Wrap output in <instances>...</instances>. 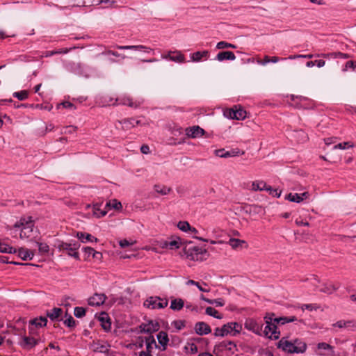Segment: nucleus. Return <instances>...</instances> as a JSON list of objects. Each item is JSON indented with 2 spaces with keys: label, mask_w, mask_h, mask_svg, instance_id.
Here are the masks:
<instances>
[{
  "label": "nucleus",
  "mask_w": 356,
  "mask_h": 356,
  "mask_svg": "<svg viewBox=\"0 0 356 356\" xmlns=\"http://www.w3.org/2000/svg\"><path fill=\"white\" fill-rule=\"evenodd\" d=\"M181 246H184L182 251L180 252L181 257L186 256V258L191 261H203L207 260L209 254L207 249L199 248L198 246H189L193 243L191 241H187L181 238Z\"/></svg>",
  "instance_id": "nucleus-1"
},
{
  "label": "nucleus",
  "mask_w": 356,
  "mask_h": 356,
  "mask_svg": "<svg viewBox=\"0 0 356 356\" xmlns=\"http://www.w3.org/2000/svg\"><path fill=\"white\" fill-rule=\"evenodd\" d=\"M288 337H282L276 343L278 349L288 354L303 353L306 351L307 345L300 339H295L293 341H289Z\"/></svg>",
  "instance_id": "nucleus-2"
},
{
  "label": "nucleus",
  "mask_w": 356,
  "mask_h": 356,
  "mask_svg": "<svg viewBox=\"0 0 356 356\" xmlns=\"http://www.w3.org/2000/svg\"><path fill=\"white\" fill-rule=\"evenodd\" d=\"M54 246L59 252H66L69 257L74 258L76 260H80L79 253L78 252L81 244L79 241L71 240L70 242H64L57 239Z\"/></svg>",
  "instance_id": "nucleus-3"
},
{
  "label": "nucleus",
  "mask_w": 356,
  "mask_h": 356,
  "mask_svg": "<svg viewBox=\"0 0 356 356\" xmlns=\"http://www.w3.org/2000/svg\"><path fill=\"white\" fill-rule=\"evenodd\" d=\"M242 331V324L237 322H229L224 324L221 327L214 329L215 337H224L228 334L236 337Z\"/></svg>",
  "instance_id": "nucleus-4"
},
{
  "label": "nucleus",
  "mask_w": 356,
  "mask_h": 356,
  "mask_svg": "<svg viewBox=\"0 0 356 356\" xmlns=\"http://www.w3.org/2000/svg\"><path fill=\"white\" fill-rule=\"evenodd\" d=\"M168 300L167 299H161L159 296L149 297L143 303L144 307L154 309H163L168 306Z\"/></svg>",
  "instance_id": "nucleus-5"
},
{
  "label": "nucleus",
  "mask_w": 356,
  "mask_h": 356,
  "mask_svg": "<svg viewBox=\"0 0 356 356\" xmlns=\"http://www.w3.org/2000/svg\"><path fill=\"white\" fill-rule=\"evenodd\" d=\"M244 327L248 330H250L254 334L262 336V325H259L254 319L253 318H247L244 323Z\"/></svg>",
  "instance_id": "nucleus-6"
},
{
  "label": "nucleus",
  "mask_w": 356,
  "mask_h": 356,
  "mask_svg": "<svg viewBox=\"0 0 356 356\" xmlns=\"http://www.w3.org/2000/svg\"><path fill=\"white\" fill-rule=\"evenodd\" d=\"M95 317L100 322V325L102 328L106 332H108L111 329V320L109 317L108 314L105 312H102L99 315L97 316V314H95Z\"/></svg>",
  "instance_id": "nucleus-7"
},
{
  "label": "nucleus",
  "mask_w": 356,
  "mask_h": 356,
  "mask_svg": "<svg viewBox=\"0 0 356 356\" xmlns=\"http://www.w3.org/2000/svg\"><path fill=\"white\" fill-rule=\"evenodd\" d=\"M241 211H244L246 214L256 215V214H264L265 211L262 206L258 204H244L241 207Z\"/></svg>",
  "instance_id": "nucleus-8"
},
{
  "label": "nucleus",
  "mask_w": 356,
  "mask_h": 356,
  "mask_svg": "<svg viewBox=\"0 0 356 356\" xmlns=\"http://www.w3.org/2000/svg\"><path fill=\"white\" fill-rule=\"evenodd\" d=\"M243 154L244 152L241 151L238 148L231 149L229 150H225V149H219L216 150V155L221 158L238 156Z\"/></svg>",
  "instance_id": "nucleus-9"
},
{
  "label": "nucleus",
  "mask_w": 356,
  "mask_h": 356,
  "mask_svg": "<svg viewBox=\"0 0 356 356\" xmlns=\"http://www.w3.org/2000/svg\"><path fill=\"white\" fill-rule=\"evenodd\" d=\"M40 339H36L34 337H27L24 335L22 337V340L19 342V345L25 350H31L38 345Z\"/></svg>",
  "instance_id": "nucleus-10"
},
{
  "label": "nucleus",
  "mask_w": 356,
  "mask_h": 356,
  "mask_svg": "<svg viewBox=\"0 0 356 356\" xmlns=\"http://www.w3.org/2000/svg\"><path fill=\"white\" fill-rule=\"evenodd\" d=\"M63 309L60 307H54L51 310H47L46 311V317L49 318L51 321L53 322H60L63 321L62 315H63Z\"/></svg>",
  "instance_id": "nucleus-11"
},
{
  "label": "nucleus",
  "mask_w": 356,
  "mask_h": 356,
  "mask_svg": "<svg viewBox=\"0 0 356 356\" xmlns=\"http://www.w3.org/2000/svg\"><path fill=\"white\" fill-rule=\"evenodd\" d=\"M106 299L107 296L104 293H95L92 296L88 298V304L90 306L99 307L102 305Z\"/></svg>",
  "instance_id": "nucleus-12"
},
{
  "label": "nucleus",
  "mask_w": 356,
  "mask_h": 356,
  "mask_svg": "<svg viewBox=\"0 0 356 356\" xmlns=\"http://www.w3.org/2000/svg\"><path fill=\"white\" fill-rule=\"evenodd\" d=\"M185 131H186V135L188 138H191L201 137L203 135H204L206 133L204 129H203L198 125L189 127L186 128Z\"/></svg>",
  "instance_id": "nucleus-13"
},
{
  "label": "nucleus",
  "mask_w": 356,
  "mask_h": 356,
  "mask_svg": "<svg viewBox=\"0 0 356 356\" xmlns=\"http://www.w3.org/2000/svg\"><path fill=\"white\" fill-rule=\"evenodd\" d=\"M194 330L197 335L203 336L211 332V327L205 322L199 321L195 324Z\"/></svg>",
  "instance_id": "nucleus-14"
},
{
  "label": "nucleus",
  "mask_w": 356,
  "mask_h": 356,
  "mask_svg": "<svg viewBox=\"0 0 356 356\" xmlns=\"http://www.w3.org/2000/svg\"><path fill=\"white\" fill-rule=\"evenodd\" d=\"M170 241H165L163 243V248H168L170 250H177L181 247V238L179 236H172Z\"/></svg>",
  "instance_id": "nucleus-15"
},
{
  "label": "nucleus",
  "mask_w": 356,
  "mask_h": 356,
  "mask_svg": "<svg viewBox=\"0 0 356 356\" xmlns=\"http://www.w3.org/2000/svg\"><path fill=\"white\" fill-rule=\"evenodd\" d=\"M159 343L161 346L159 348L161 351H165L167 349L169 337L168 333L165 331H160L156 335Z\"/></svg>",
  "instance_id": "nucleus-16"
},
{
  "label": "nucleus",
  "mask_w": 356,
  "mask_h": 356,
  "mask_svg": "<svg viewBox=\"0 0 356 356\" xmlns=\"http://www.w3.org/2000/svg\"><path fill=\"white\" fill-rule=\"evenodd\" d=\"M48 320L46 316H40L31 319L29 324L36 327V328H42L47 326Z\"/></svg>",
  "instance_id": "nucleus-17"
},
{
  "label": "nucleus",
  "mask_w": 356,
  "mask_h": 356,
  "mask_svg": "<svg viewBox=\"0 0 356 356\" xmlns=\"http://www.w3.org/2000/svg\"><path fill=\"white\" fill-rule=\"evenodd\" d=\"M76 236L81 243L86 242H98L99 239L90 234L82 232H77L76 234Z\"/></svg>",
  "instance_id": "nucleus-18"
},
{
  "label": "nucleus",
  "mask_w": 356,
  "mask_h": 356,
  "mask_svg": "<svg viewBox=\"0 0 356 356\" xmlns=\"http://www.w3.org/2000/svg\"><path fill=\"white\" fill-rule=\"evenodd\" d=\"M227 243L234 249L238 250L248 248V243L241 239L230 238Z\"/></svg>",
  "instance_id": "nucleus-19"
},
{
  "label": "nucleus",
  "mask_w": 356,
  "mask_h": 356,
  "mask_svg": "<svg viewBox=\"0 0 356 356\" xmlns=\"http://www.w3.org/2000/svg\"><path fill=\"white\" fill-rule=\"evenodd\" d=\"M209 56V51L208 50L197 51L191 54L190 57L193 62H200L202 59L207 60Z\"/></svg>",
  "instance_id": "nucleus-20"
},
{
  "label": "nucleus",
  "mask_w": 356,
  "mask_h": 356,
  "mask_svg": "<svg viewBox=\"0 0 356 356\" xmlns=\"http://www.w3.org/2000/svg\"><path fill=\"white\" fill-rule=\"evenodd\" d=\"M218 61H223L225 60H234L236 59V56L234 52L231 51H220L217 55L216 58Z\"/></svg>",
  "instance_id": "nucleus-21"
},
{
  "label": "nucleus",
  "mask_w": 356,
  "mask_h": 356,
  "mask_svg": "<svg viewBox=\"0 0 356 356\" xmlns=\"http://www.w3.org/2000/svg\"><path fill=\"white\" fill-rule=\"evenodd\" d=\"M117 49H123V50H124V49L139 50V51L143 50L144 52H146V53H149V52L154 51L152 48L147 47L144 45H125V46L118 45Z\"/></svg>",
  "instance_id": "nucleus-22"
},
{
  "label": "nucleus",
  "mask_w": 356,
  "mask_h": 356,
  "mask_svg": "<svg viewBox=\"0 0 356 356\" xmlns=\"http://www.w3.org/2000/svg\"><path fill=\"white\" fill-rule=\"evenodd\" d=\"M89 348L92 350L94 353H102L104 348L106 346V343L105 341L97 340L93 341L89 345Z\"/></svg>",
  "instance_id": "nucleus-23"
},
{
  "label": "nucleus",
  "mask_w": 356,
  "mask_h": 356,
  "mask_svg": "<svg viewBox=\"0 0 356 356\" xmlns=\"http://www.w3.org/2000/svg\"><path fill=\"white\" fill-rule=\"evenodd\" d=\"M120 123L122 125L123 129L129 130L136 127L140 123V120H136L135 118H128L122 120Z\"/></svg>",
  "instance_id": "nucleus-24"
},
{
  "label": "nucleus",
  "mask_w": 356,
  "mask_h": 356,
  "mask_svg": "<svg viewBox=\"0 0 356 356\" xmlns=\"http://www.w3.org/2000/svg\"><path fill=\"white\" fill-rule=\"evenodd\" d=\"M34 253L28 249L20 248L18 249V257L23 261L32 260Z\"/></svg>",
  "instance_id": "nucleus-25"
},
{
  "label": "nucleus",
  "mask_w": 356,
  "mask_h": 356,
  "mask_svg": "<svg viewBox=\"0 0 356 356\" xmlns=\"http://www.w3.org/2000/svg\"><path fill=\"white\" fill-rule=\"evenodd\" d=\"M102 205V203H95L92 205V211L93 215L97 218H100L105 216L107 213V211L104 209L103 210L101 209V207Z\"/></svg>",
  "instance_id": "nucleus-26"
},
{
  "label": "nucleus",
  "mask_w": 356,
  "mask_h": 356,
  "mask_svg": "<svg viewBox=\"0 0 356 356\" xmlns=\"http://www.w3.org/2000/svg\"><path fill=\"white\" fill-rule=\"evenodd\" d=\"M274 322L275 323H278V325H285L288 323H292L296 321H297V318L294 316H281V317H275V316L273 317Z\"/></svg>",
  "instance_id": "nucleus-27"
},
{
  "label": "nucleus",
  "mask_w": 356,
  "mask_h": 356,
  "mask_svg": "<svg viewBox=\"0 0 356 356\" xmlns=\"http://www.w3.org/2000/svg\"><path fill=\"white\" fill-rule=\"evenodd\" d=\"M170 60L177 63H184L186 62L185 56L178 50L173 51V54H172V57L170 58Z\"/></svg>",
  "instance_id": "nucleus-28"
},
{
  "label": "nucleus",
  "mask_w": 356,
  "mask_h": 356,
  "mask_svg": "<svg viewBox=\"0 0 356 356\" xmlns=\"http://www.w3.org/2000/svg\"><path fill=\"white\" fill-rule=\"evenodd\" d=\"M184 307V301L181 298H174L171 300L170 308L173 311H180Z\"/></svg>",
  "instance_id": "nucleus-29"
},
{
  "label": "nucleus",
  "mask_w": 356,
  "mask_h": 356,
  "mask_svg": "<svg viewBox=\"0 0 356 356\" xmlns=\"http://www.w3.org/2000/svg\"><path fill=\"white\" fill-rule=\"evenodd\" d=\"M339 289V286L332 283L323 284V286L319 289V291L327 294H332L333 292Z\"/></svg>",
  "instance_id": "nucleus-30"
},
{
  "label": "nucleus",
  "mask_w": 356,
  "mask_h": 356,
  "mask_svg": "<svg viewBox=\"0 0 356 356\" xmlns=\"http://www.w3.org/2000/svg\"><path fill=\"white\" fill-rule=\"evenodd\" d=\"M145 341L146 343V350L152 351L153 349V345L155 348H159V346L156 344V340L153 335L149 334L148 337H145Z\"/></svg>",
  "instance_id": "nucleus-31"
},
{
  "label": "nucleus",
  "mask_w": 356,
  "mask_h": 356,
  "mask_svg": "<svg viewBox=\"0 0 356 356\" xmlns=\"http://www.w3.org/2000/svg\"><path fill=\"white\" fill-rule=\"evenodd\" d=\"M113 209L116 211H120L122 209V203L116 199H113L109 202H106L105 205V209Z\"/></svg>",
  "instance_id": "nucleus-32"
},
{
  "label": "nucleus",
  "mask_w": 356,
  "mask_h": 356,
  "mask_svg": "<svg viewBox=\"0 0 356 356\" xmlns=\"http://www.w3.org/2000/svg\"><path fill=\"white\" fill-rule=\"evenodd\" d=\"M235 113L236 117H235V120H243L247 117V112L240 105H235Z\"/></svg>",
  "instance_id": "nucleus-33"
},
{
  "label": "nucleus",
  "mask_w": 356,
  "mask_h": 356,
  "mask_svg": "<svg viewBox=\"0 0 356 356\" xmlns=\"http://www.w3.org/2000/svg\"><path fill=\"white\" fill-rule=\"evenodd\" d=\"M222 342H225L226 343L225 350L229 351L231 353V355H234L235 353L238 350L237 345L234 341L224 340Z\"/></svg>",
  "instance_id": "nucleus-34"
},
{
  "label": "nucleus",
  "mask_w": 356,
  "mask_h": 356,
  "mask_svg": "<svg viewBox=\"0 0 356 356\" xmlns=\"http://www.w3.org/2000/svg\"><path fill=\"white\" fill-rule=\"evenodd\" d=\"M65 317L66 318L63 321L64 325L70 329L74 328L76 325L77 322L74 319L72 315L68 314L67 312H66Z\"/></svg>",
  "instance_id": "nucleus-35"
},
{
  "label": "nucleus",
  "mask_w": 356,
  "mask_h": 356,
  "mask_svg": "<svg viewBox=\"0 0 356 356\" xmlns=\"http://www.w3.org/2000/svg\"><path fill=\"white\" fill-rule=\"evenodd\" d=\"M267 184L264 181H255L252 184V190L254 191H266Z\"/></svg>",
  "instance_id": "nucleus-36"
},
{
  "label": "nucleus",
  "mask_w": 356,
  "mask_h": 356,
  "mask_svg": "<svg viewBox=\"0 0 356 356\" xmlns=\"http://www.w3.org/2000/svg\"><path fill=\"white\" fill-rule=\"evenodd\" d=\"M275 314L273 312L268 313L266 316L264 317L265 323L266 324L264 330H262V335L264 336L265 332H268V333L270 332L271 330V321H272V316H275Z\"/></svg>",
  "instance_id": "nucleus-37"
},
{
  "label": "nucleus",
  "mask_w": 356,
  "mask_h": 356,
  "mask_svg": "<svg viewBox=\"0 0 356 356\" xmlns=\"http://www.w3.org/2000/svg\"><path fill=\"white\" fill-rule=\"evenodd\" d=\"M114 104H123V105H127L129 107H134L137 108L138 105L136 103H134L132 102V99L130 97H124L123 99H115V103Z\"/></svg>",
  "instance_id": "nucleus-38"
},
{
  "label": "nucleus",
  "mask_w": 356,
  "mask_h": 356,
  "mask_svg": "<svg viewBox=\"0 0 356 356\" xmlns=\"http://www.w3.org/2000/svg\"><path fill=\"white\" fill-rule=\"evenodd\" d=\"M0 263L10 264H13L15 266H35L34 264H29V263L24 264V263L17 262V261H10L9 257H6V256H0Z\"/></svg>",
  "instance_id": "nucleus-39"
},
{
  "label": "nucleus",
  "mask_w": 356,
  "mask_h": 356,
  "mask_svg": "<svg viewBox=\"0 0 356 356\" xmlns=\"http://www.w3.org/2000/svg\"><path fill=\"white\" fill-rule=\"evenodd\" d=\"M205 314L217 319H222L223 318L222 314H219L216 309L211 307L206 308Z\"/></svg>",
  "instance_id": "nucleus-40"
},
{
  "label": "nucleus",
  "mask_w": 356,
  "mask_h": 356,
  "mask_svg": "<svg viewBox=\"0 0 356 356\" xmlns=\"http://www.w3.org/2000/svg\"><path fill=\"white\" fill-rule=\"evenodd\" d=\"M285 200H289L292 202L300 203L302 202V198L298 195V193H290L285 196Z\"/></svg>",
  "instance_id": "nucleus-41"
},
{
  "label": "nucleus",
  "mask_w": 356,
  "mask_h": 356,
  "mask_svg": "<svg viewBox=\"0 0 356 356\" xmlns=\"http://www.w3.org/2000/svg\"><path fill=\"white\" fill-rule=\"evenodd\" d=\"M13 96L19 101H24L29 97V92L26 90L15 92Z\"/></svg>",
  "instance_id": "nucleus-42"
},
{
  "label": "nucleus",
  "mask_w": 356,
  "mask_h": 356,
  "mask_svg": "<svg viewBox=\"0 0 356 356\" xmlns=\"http://www.w3.org/2000/svg\"><path fill=\"white\" fill-rule=\"evenodd\" d=\"M87 309L83 307H76L74 309V315L78 318H83L86 316Z\"/></svg>",
  "instance_id": "nucleus-43"
},
{
  "label": "nucleus",
  "mask_w": 356,
  "mask_h": 356,
  "mask_svg": "<svg viewBox=\"0 0 356 356\" xmlns=\"http://www.w3.org/2000/svg\"><path fill=\"white\" fill-rule=\"evenodd\" d=\"M154 190L157 193L161 194L162 195H165L170 192L171 188L165 186H161L160 185L156 184L154 185Z\"/></svg>",
  "instance_id": "nucleus-44"
},
{
  "label": "nucleus",
  "mask_w": 356,
  "mask_h": 356,
  "mask_svg": "<svg viewBox=\"0 0 356 356\" xmlns=\"http://www.w3.org/2000/svg\"><path fill=\"white\" fill-rule=\"evenodd\" d=\"M226 343L225 342H220L216 344L213 347V353L216 356H220V353L225 350Z\"/></svg>",
  "instance_id": "nucleus-45"
},
{
  "label": "nucleus",
  "mask_w": 356,
  "mask_h": 356,
  "mask_svg": "<svg viewBox=\"0 0 356 356\" xmlns=\"http://www.w3.org/2000/svg\"><path fill=\"white\" fill-rule=\"evenodd\" d=\"M216 48L218 49H223L227 48L236 49V45L232 43H229L226 41H220L217 43Z\"/></svg>",
  "instance_id": "nucleus-46"
},
{
  "label": "nucleus",
  "mask_w": 356,
  "mask_h": 356,
  "mask_svg": "<svg viewBox=\"0 0 356 356\" xmlns=\"http://www.w3.org/2000/svg\"><path fill=\"white\" fill-rule=\"evenodd\" d=\"M223 115L228 119L235 120L236 113L234 106L232 108H227L224 111Z\"/></svg>",
  "instance_id": "nucleus-47"
},
{
  "label": "nucleus",
  "mask_w": 356,
  "mask_h": 356,
  "mask_svg": "<svg viewBox=\"0 0 356 356\" xmlns=\"http://www.w3.org/2000/svg\"><path fill=\"white\" fill-rule=\"evenodd\" d=\"M177 227L184 232H188L191 229V226L188 221H179L177 223Z\"/></svg>",
  "instance_id": "nucleus-48"
},
{
  "label": "nucleus",
  "mask_w": 356,
  "mask_h": 356,
  "mask_svg": "<svg viewBox=\"0 0 356 356\" xmlns=\"http://www.w3.org/2000/svg\"><path fill=\"white\" fill-rule=\"evenodd\" d=\"M355 145L352 142H343L335 145L333 147V149H346L350 147H353Z\"/></svg>",
  "instance_id": "nucleus-49"
},
{
  "label": "nucleus",
  "mask_w": 356,
  "mask_h": 356,
  "mask_svg": "<svg viewBox=\"0 0 356 356\" xmlns=\"http://www.w3.org/2000/svg\"><path fill=\"white\" fill-rule=\"evenodd\" d=\"M38 246V250L42 254H47L49 251V247L46 243H36Z\"/></svg>",
  "instance_id": "nucleus-50"
},
{
  "label": "nucleus",
  "mask_w": 356,
  "mask_h": 356,
  "mask_svg": "<svg viewBox=\"0 0 356 356\" xmlns=\"http://www.w3.org/2000/svg\"><path fill=\"white\" fill-rule=\"evenodd\" d=\"M280 330H277V331L273 332L270 334H268V332H265L264 337L270 340H277L280 337Z\"/></svg>",
  "instance_id": "nucleus-51"
},
{
  "label": "nucleus",
  "mask_w": 356,
  "mask_h": 356,
  "mask_svg": "<svg viewBox=\"0 0 356 356\" xmlns=\"http://www.w3.org/2000/svg\"><path fill=\"white\" fill-rule=\"evenodd\" d=\"M173 325L178 331L181 330L186 327V321L184 320H175L172 322Z\"/></svg>",
  "instance_id": "nucleus-52"
},
{
  "label": "nucleus",
  "mask_w": 356,
  "mask_h": 356,
  "mask_svg": "<svg viewBox=\"0 0 356 356\" xmlns=\"http://www.w3.org/2000/svg\"><path fill=\"white\" fill-rule=\"evenodd\" d=\"M83 251L84 252V260L87 261L89 259V257L92 254H93V252H95V250L94 248H91V247H83Z\"/></svg>",
  "instance_id": "nucleus-53"
},
{
  "label": "nucleus",
  "mask_w": 356,
  "mask_h": 356,
  "mask_svg": "<svg viewBox=\"0 0 356 356\" xmlns=\"http://www.w3.org/2000/svg\"><path fill=\"white\" fill-rule=\"evenodd\" d=\"M60 106L65 108H74L76 109V106L74 104L71 103L70 102L65 101L60 104H58L56 105V109L58 110Z\"/></svg>",
  "instance_id": "nucleus-54"
},
{
  "label": "nucleus",
  "mask_w": 356,
  "mask_h": 356,
  "mask_svg": "<svg viewBox=\"0 0 356 356\" xmlns=\"http://www.w3.org/2000/svg\"><path fill=\"white\" fill-rule=\"evenodd\" d=\"M186 284H187L188 285H195V286H196L198 288V289H199L200 291H202V292H209V291H210V289H205V288H203V287L200 285V282H196V281L193 280H189L187 282V283H186Z\"/></svg>",
  "instance_id": "nucleus-55"
},
{
  "label": "nucleus",
  "mask_w": 356,
  "mask_h": 356,
  "mask_svg": "<svg viewBox=\"0 0 356 356\" xmlns=\"http://www.w3.org/2000/svg\"><path fill=\"white\" fill-rule=\"evenodd\" d=\"M207 303L215 305L216 307H222L225 305V300L222 298L209 299Z\"/></svg>",
  "instance_id": "nucleus-56"
},
{
  "label": "nucleus",
  "mask_w": 356,
  "mask_h": 356,
  "mask_svg": "<svg viewBox=\"0 0 356 356\" xmlns=\"http://www.w3.org/2000/svg\"><path fill=\"white\" fill-rule=\"evenodd\" d=\"M266 191H268L273 197H280L282 193V191H278L277 189H274L270 186H267Z\"/></svg>",
  "instance_id": "nucleus-57"
},
{
  "label": "nucleus",
  "mask_w": 356,
  "mask_h": 356,
  "mask_svg": "<svg viewBox=\"0 0 356 356\" xmlns=\"http://www.w3.org/2000/svg\"><path fill=\"white\" fill-rule=\"evenodd\" d=\"M317 348H318V350H331L332 351V354H333V353H334L333 347L332 346H330V344L325 343V342L318 343V345H317Z\"/></svg>",
  "instance_id": "nucleus-58"
},
{
  "label": "nucleus",
  "mask_w": 356,
  "mask_h": 356,
  "mask_svg": "<svg viewBox=\"0 0 356 356\" xmlns=\"http://www.w3.org/2000/svg\"><path fill=\"white\" fill-rule=\"evenodd\" d=\"M139 333L151 334L150 327H147L145 323H142L138 326Z\"/></svg>",
  "instance_id": "nucleus-59"
},
{
  "label": "nucleus",
  "mask_w": 356,
  "mask_h": 356,
  "mask_svg": "<svg viewBox=\"0 0 356 356\" xmlns=\"http://www.w3.org/2000/svg\"><path fill=\"white\" fill-rule=\"evenodd\" d=\"M348 69H352L353 71L356 70V61L348 60L346 63L345 67L343 69V71L348 70Z\"/></svg>",
  "instance_id": "nucleus-60"
},
{
  "label": "nucleus",
  "mask_w": 356,
  "mask_h": 356,
  "mask_svg": "<svg viewBox=\"0 0 356 356\" xmlns=\"http://www.w3.org/2000/svg\"><path fill=\"white\" fill-rule=\"evenodd\" d=\"M346 327L345 328H347L350 330H355L356 329V321L355 320H350V321H345Z\"/></svg>",
  "instance_id": "nucleus-61"
},
{
  "label": "nucleus",
  "mask_w": 356,
  "mask_h": 356,
  "mask_svg": "<svg viewBox=\"0 0 356 356\" xmlns=\"http://www.w3.org/2000/svg\"><path fill=\"white\" fill-rule=\"evenodd\" d=\"M3 250L4 251V253L6 254H18V250L13 246L9 245L8 244L5 245Z\"/></svg>",
  "instance_id": "nucleus-62"
},
{
  "label": "nucleus",
  "mask_w": 356,
  "mask_h": 356,
  "mask_svg": "<svg viewBox=\"0 0 356 356\" xmlns=\"http://www.w3.org/2000/svg\"><path fill=\"white\" fill-rule=\"evenodd\" d=\"M318 308H319V306H318L316 304H304L301 307V309L302 310L307 309V310H309V311L316 310Z\"/></svg>",
  "instance_id": "nucleus-63"
},
{
  "label": "nucleus",
  "mask_w": 356,
  "mask_h": 356,
  "mask_svg": "<svg viewBox=\"0 0 356 356\" xmlns=\"http://www.w3.org/2000/svg\"><path fill=\"white\" fill-rule=\"evenodd\" d=\"M23 221H24V217H21L20 220L17 221L14 225V228H22V229H26V226L24 225Z\"/></svg>",
  "instance_id": "nucleus-64"
}]
</instances>
